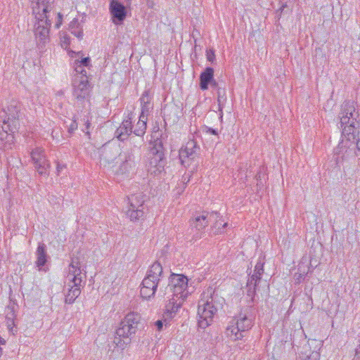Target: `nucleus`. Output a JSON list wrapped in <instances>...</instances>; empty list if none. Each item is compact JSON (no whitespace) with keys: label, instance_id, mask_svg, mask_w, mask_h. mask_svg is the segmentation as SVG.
<instances>
[{"label":"nucleus","instance_id":"obj_1","mask_svg":"<svg viewBox=\"0 0 360 360\" xmlns=\"http://www.w3.org/2000/svg\"><path fill=\"white\" fill-rule=\"evenodd\" d=\"M54 0H36L32 2L33 15L35 16L34 33L39 49H42L49 42V30L51 25Z\"/></svg>","mask_w":360,"mask_h":360},{"label":"nucleus","instance_id":"obj_2","mask_svg":"<svg viewBox=\"0 0 360 360\" xmlns=\"http://www.w3.org/2000/svg\"><path fill=\"white\" fill-rule=\"evenodd\" d=\"M188 279L183 274H172L169 278L167 290L172 292V297L165 305L163 319L166 322L173 318L183 302L191 294L188 287Z\"/></svg>","mask_w":360,"mask_h":360},{"label":"nucleus","instance_id":"obj_3","mask_svg":"<svg viewBox=\"0 0 360 360\" xmlns=\"http://www.w3.org/2000/svg\"><path fill=\"white\" fill-rule=\"evenodd\" d=\"M21 117L20 105L15 101L0 111V149L11 147L13 139L12 134L18 131Z\"/></svg>","mask_w":360,"mask_h":360},{"label":"nucleus","instance_id":"obj_4","mask_svg":"<svg viewBox=\"0 0 360 360\" xmlns=\"http://www.w3.org/2000/svg\"><path fill=\"white\" fill-rule=\"evenodd\" d=\"M140 325V314L135 312L128 313L115 333L113 343L122 349L126 348L131 342Z\"/></svg>","mask_w":360,"mask_h":360},{"label":"nucleus","instance_id":"obj_5","mask_svg":"<svg viewBox=\"0 0 360 360\" xmlns=\"http://www.w3.org/2000/svg\"><path fill=\"white\" fill-rule=\"evenodd\" d=\"M254 325V318L245 313H240L237 319H233L226 327L225 334L231 340L236 341L245 338L248 331Z\"/></svg>","mask_w":360,"mask_h":360},{"label":"nucleus","instance_id":"obj_6","mask_svg":"<svg viewBox=\"0 0 360 360\" xmlns=\"http://www.w3.org/2000/svg\"><path fill=\"white\" fill-rule=\"evenodd\" d=\"M212 289H207L201 295L198 302V326L201 328H205L213 321V318L217 308L213 303Z\"/></svg>","mask_w":360,"mask_h":360},{"label":"nucleus","instance_id":"obj_7","mask_svg":"<svg viewBox=\"0 0 360 360\" xmlns=\"http://www.w3.org/2000/svg\"><path fill=\"white\" fill-rule=\"evenodd\" d=\"M150 147L148 160L146 164L147 172L153 176L160 174L165 169L163 145L160 139H156L150 142Z\"/></svg>","mask_w":360,"mask_h":360},{"label":"nucleus","instance_id":"obj_8","mask_svg":"<svg viewBox=\"0 0 360 360\" xmlns=\"http://www.w3.org/2000/svg\"><path fill=\"white\" fill-rule=\"evenodd\" d=\"M340 119L342 133L354 135L360 122V115L356 109L354 102L345 101L342 103Z\"/></svg>","mask_w":360,"mask_h":360},{"label":"nucleus","instance_id":"obj_9","mask_svg":"<svg viewBox=\"0 0 360 360\" xmlns=\"http://www.w3.org/2000/svg\"><path fill=\"white\" fill-rule=\"evenodd\" d=\"M86 249H78L72 255L68 275L78 283L86 278V272L82 271L86 267Z\"/></svg>","mask_w":360,"mask_h":360},{"label":"nucleus","instance_id":"obj_10","mask_svg":"<svg viewBox=\"0 0 360 360\" xmlns=\"http://www.w3.org/2000/svg\"><path fill=\"white\" fill-rule=\"evenodd\" d=\"M216 218V213H209L207 212L196 213L189 221L191 233L193 234L192 239L200 238L210 221Z\"/></svg>","mask_w":360,"mask_h":360},{"label":"nucleus","instance_id":"obj_11","mask_svg":"<svg viewBox=\"0 0 360 360\" xmlns=\"http://www.w3.org/2000/svg\"><path fill=\"white\" fill-rule=\"evenodd\" d=\"M130 4L131 0H110L109 11L114 24L120 25L125 20Z\"/></svg>","mask_w":360,"mask_h":360},{"label":"nucleus","instance_id":"obj_12","mask_svg":"<svg viewBox=\"0 0 360 360\" xmlns=\"http://www.w3.org/2000/svg\"><path fill=\"white\" fill-rule=\"evenodd\" d=\"M72 86V95L77 102L82 103L89 100L92 87L89 82L88 77H82L80 79L75 77L73 80Z\"/></svg>","mask_w":360,"mask_h":360},{"label":"nucleus","instance_id":"obj_13","mask_svg":"<svg viewBox=\"0 0 360 360\" xmlns=\"http://www.w3.org/2000/svg\"><path fill=\"white\" fill-rule=\"evenodd\" d=\"M31 158L34 167L39 175L47 176L49 173L50 163L42 148L36 147L31 153Z\"/></svg>","mask_w":360,"mask_h":360},{"label":"nucleus","instance_id":"obj_14","mask_svg":"<svg viewBox=\"0 0 360 360\" xmlns=\"http://www.w3.org/2000/svg\"><path fill=\"white\" fill-rule=\"evenodd\" d=\"M199 147L193 140L189 141L184 148L179 150V159L184 166L188 165L189 160H193L198 153Z\"/></svg>","mask_w":360,"mask_h":360},{"label":"nucleus","instance_id":"obj_15","mask_svg":"<svg viewBox=\"0 0 360 360\" xmlns=\"http://www.w3.org/2000/svg\"><path fill=\"white\" fill-rule=\"evenodd\" d=\"M122 163L120 170L123 174L134 173L136 169L135 156L131 151H124L120 154Z\"/></svg>","mask_w":360,"mask_h":360},{"label":"nucleus","instance_id":"obj_16","mask_svg":"<svg viewBox=\"0 0 360 360\" xmlns=\"http://www.w3.org/2000/svg\"><path fill=\"white\" fill-rule=\"evenodd\" d=\"M159 284L158 281L146 276L141 283V296L146 300L153 297Z\"/></svg>","mask_w":360,"mask_h":360},{"label":"nucleus","instance_id":"obj_17","mask_svg":"<svg viewBox=\"0 0 360 360\" xmlns=\"http://www.w3.org/2000/svg\"><path fill=\"white\" fill-rule=\"evenodd\" d=\"M131 118L127 117L122 121L120 127L116 129L115 135L121 141L127 140L133 132Z\"/></svg>","mask_w":360,"mask_h":360},{"label":"nucleus","instance_id":"obj_18","mask_svg":"<svg viewBox=\"0 0 360 360\" xmlns=\"http://www.w3.org/2000/svg\"><path fill=\"white\" fill-rule=\"evenodd\" d=\"M67 278L73 283V285L68 290V293L65 295V302L67 304H72L76 298L79 297L81 293L80 285L82 282H76L71 276H67Z\"/></svg>","mask_w":360,"mask_h":360},{"label":"nucleus","instance_id":"obj_19","mask_svg":"<svg viewBox=\"0 0 360 360\" xmlns=\"http://www.w3.org/2000/svg\"><path fill=\"white\" fill-rule=\"evenodd\" d=\"M146 277L155 280L160 283L163 278V271L160 263L158 262H154L147 271Z\"/></svg>","mask_w":360,"mask_h":360},{"label":"nucleus","instance_id":"obj_20","mask_svg":"<svg viewBox=\"0 0 360 360\" xmlns=\"http://www.w3.org/2000/svg\"><path fill=\"white\" fill-rule=\"evenodd\" d=\"M214 69L207 67L200 75V88L205 91L208 89V85L213 80Z\"/></svg>","mask_w":360,"mask_h":360},{"label":"nucleus","instance_id":"obj_21","mask_svg":"<svg viewBox=\"0 0 360 360\" xmlns=\"http://www.w3.org/2000/svg\"><path fill=\"white\" fill-rule=\"evenodd\" d=\"M84 20V17L82 18L81 21H79L77 18H74L69 25V30L70 32L79 39H82L83 38V24Z\"/></svg>","mask_w":360,"mask_h":360},{"label":"nucleus","instance_id":"obj_22","mask_svg":"<svg viewBox=\"0 0 360 360\" xmlns=\"http://www.w3.org/2000/svg\"><path fill=\"white\" fill-rule=\"evenodd\" d=\"M305 262H307V258L306 257L303 258L302 263L299 266L298 272L293 275V280H295V285L300 284V283L304 280L310 271V266L308 265H304Z\"/></svg>","mask_w":360,"mask_h":360},{"label":"nucleus","instance_id":"obj_23","mask_svg":"<svg viewBox=\"0 0 360 360\" xmlns=\"http://www.w3.org/2000/svg\"><path fill=\"white\" fill-rule=\"evenodd\" d=\"M128 200L129 203V207H132V209L136 208L143 210V203L145 200L144 195L141 193L131 195L128 197Z\"/></svg>","mask_w":360,"mask_h":360},{"label":"nucleus","instance_id":"obj_24","mask_svg":"<svg viewBox=\"0 0 360 360\" xmlns=\"http://www.w3.org/2000/svg\"><path fill=\"white\" fill-rule=\"evenodd\" d=\"M118 153V150L116 146L110 147L104 146L102 150L101 158H103L106 162H112Z\"/></svg>","mask_w":360,"mask_h":360},{"label":"nucleus","instance_id":"obj_25","mask_svg":"<svg viewBox=\"0 0 360 360\" xmlns=\"http://www.w3.org/2000/svg\"><path fill=\"white\" fill-rule=\"evenodd\" d=\"M128 144L129 149L127 151H134L136 149H139L144 143V139L142 136L135 135L129 136Z\"/></svg>","mask_w":360,"mask_h":360},{"label":"nucleus","instance_id":"obj_26","mask_svg":"<svg viewBox=\"0 0 360 360\" xmlns=\"http://www.w3.org/2000/svg\"><path fill=\"white\" fill-rule=\"evenodd\" d=\"M36 265L39 270H45L43 267L45 266L49 258L46 249H37Z\"/></svg>","mask_w":360,"mask_h":360},{"label":"nucleus","instance_id":"obj_27","mask_svg":"<svg viewBox=\"0 0 360 360\" xmlns=\"http://www.w3.org/2000/svg\"><path fill=\"white\" fill-rule=\"evenodd\" d=\"M217 102H218V110L220 112V118H222L223 112L222 110L226 101V90L225 88L218 87L217 91Z\"/></svg>","mask_w":360,"mask_h":360},{"label":"nucleus","instance_id":"obj_28","mask_svg":"<svg viewBox=\"0 0 360 360\" xmlns=\"http://www.w3.org/2000/svg\"><path fill=\"white\" fill-rule=\"evenodd\" d=\"M147 120L148 118L142 119L141 117H139V120L133 131L134 134L143 137L146 131Z\"/></svg>","mask_w":360,"mask_h":360},{"label":"nucleus","instance_id":"obj_29","mask_svg":"<svg viewBox=\"0 0 360 360\" xmlns=\"http://www.w3.org/2000/svg\"><path fill=\"white\" fill-rule=\"evenodd\" d=\"M144 214V212L143 209H132V207H129L127 211V215L132 221H139L142 219Z\"/></svg>","mask_w":360,"mask_h":360},{"label":"nucleus","instance_id":"obj_30","mask_svg":"<svg viewBox=\"0 0 360 360\" xmlns=\"http://www.w3.org/2000/svg\"><path fill=\"white\" fill-rule=\"evenodd\" d=\"M228 224L224 222L221 219L217 220L211 229V235L222 234L225 231V228Z\"/></svg>","mask_w":360,"mask_h":360},{"label":"nucleus","instance_id":"obj_31","mask_svg":"<svg viewBox=\"0 0 360 360\" xmlns=\"http://www.w3.org/2000/svg\"><path fill=\"white\" fill-rule=\"evenodd\" d=\"M347 143H340L338 147L335 149V153L338 155V159L341 158L342 160H345L347 157L344 155V152L345 153H351L352 152V149H349V147L346 146Z\"/></svg>","mask_w":360,"mask_h":360},{"label":"nucleus","instance_id":"obj_32","mask_svg":"<svg viewBox=\"0 0 360 360\" xmlns=\"http://www.w3.org/2000/svg\"><path fill=\"white\" fill-rule=\"evenodd\" d=\"M74 69L77 75L75 77L78 79L82 78V77H87L86 68L83 67L80 64H77V62L74 63Z\"/></svg>","mask_w":360,"mask_h":360},{"label":"nucleus","instance_id":"obj_33","mask_svg":"<svg viewBox=\"0 0 360 360\" xmlns=\"http://www.w3.org/2000/svg\"><path fill=\"white\" fill-rule=\"evenodd\" d=\"M264 255H261L259 257L258 262L255 265V272H256L258 274H263L264 273Z\"/></svg>","mask_w":360,"mask_h":360},{"label":"nucleus","instance_id":"obj_34","mask_svg":"<svg viewBox=\"0 0 360 360\" xmlns=\"http://www.w3.org/2000/svg\"><path fill=\"white\" fill-rule=\"evenodd\" d=\"M262 274H258L256 272L251 276L250 279L248 280L247 286H254L257 287L258 283L261 280V276Z\"/></svg>","mask_w":360,"mask_h":360},{"label":"nucleus","instance_id":"obj_35","mask_svg":"<svg viewBox=\"0 0 360 360\" xmlns=\"http://www.w3.org/2000/svg\"><path fill=\"white\" fill-rule=\"evenodd\" d=\"M141 112L139 117H141L142 119L148 118V115L149 113L150 108H151L150 104H141Z\"/></svg>","mask_w":360,"mask_h":360},{"label":"nucleus","instance_id":"obj_36","mask_svg":"<svg viewBox=\"0 0 360 360\" xmlns=\"http://www.w3.org/2000/svg\"><path fill=\"white\" fill-rule=\"evenodd\" d=\"M320 354L317 352H311L309 355H306L304 357L300 356V359L302 360H319Z\"/></svg>","mask_w":360,"mask_h":360},{"label":"nucleus","instance_id":"obj_37","mask_svg":"<svg viewBox=\"0 0 360 360\" xmlns=\"http://www.w3.org/2000/svg\"><path fill=\"white\" fill-rule=\"evenodd\" d=\"M75 62H77V64H80L83 67L86 68H90L91 66V59L89 57H86L84 58H82L81 60H75Z\"/></svg>","mask_w":360,"mask_h":360},{"label":"nucleus","instance_id":"obj_38","mask_svg":"<svg viewBox=\"0 0 360 360\" xmlns=\"http://www.w3.org/2000/svg\"><path fill=\"white\" fill-rule=\"evenodd\" d=\"M150 97L148 95V93L147 91H145L141 97L140 98V103H141V104H150Z\"/></svg>","mask_w":360,"mask_h":360},{"label":"nucleus","instance_id":"obj_39","mask_svg":"<svg viewBox=\"0 0 360 360\" xmlns=\"http://www.w3.org/2000/svg\"><path fill=\"white\" fill-rule=\"evenodd\" d=\"M15 313L13 307H8L6 319H15Z\"/></svg>","mask_w":360,"mask_h":360},{"label":"nucleus","instance_id":"obj_40","mask_svg":"<svg viewBox=\"0 0 360 360\" xmlns=\"http://www.w3.org/2000/svg\"><path fill=\"white\" fill-rule=\"evenodd\" d=\"M265 176L264 173L262 172V171H259L257 172V175H256V179H257V186L258 187H261L263 186V183L262 181V179L264 178Z\"/></svg>","mask_w":360,"mask_h":360},{"label":"nucleus","instance_id":"obj_41","mask_svg":"<svg viewBox=\"0 0 360 360\" xmlns=\"http://www.w3.org/2000/svg\"><path fill=\"white\" fill-rule=\"evenodd\" d=\"M6 326L8 328V330L13 333V327L15 326V319H6Z\"/></svg>","mask_w":360,"mask_h":360},{"label":"nucleus","instance_id":"obj_42","mask_svg":"<svg viewBox=\"0 0 360 360\" xmlns=\"http://www.w3.org/2000/svg\"><path fill=\"white\" fill-rule=\"evenodd\" d=\"M207 60L210 62H213L215 58L214 52L212 50L207 51L206 53Z\"/></svg>","mask_w":360,"mask_h":360},{"label":"nucleus","instance_id":"obj_43","mask_svg":"<svg viewBox=\"0 0 360 360\" xmlns=\"http://www.w3.org/2000/svg\"><path fill=\"white\" fill-rule=\"evenodd\" d=\"M236 347L240 350L248 351L250 349V345L249 344H244L243 342H238Z\"/></svg>","mask_w":360,"mask_h":360},{"label":"nucleus","instance_id":"obj_44","mask_svg":"<svg viewBox=\"0 0 360 360\" xmlns=\"http://www.w3.org/2000/svg\"><path fill=\"white\" fill-rule=\"evenodd\" d=\"M77 129V123L76 120H72L68 127V132L71 134L74 131H75Z\"/></svg>","mask_w":360,"mask_h":360},{"label":"nucleus","instance_id":"obj_45","mask_svg":"<svg viewBox=\"0 0 360 360\" xmlns=\"http://www.w3.org/2000/svg\"><path fill=\"white\" fill-rule=\"evenodd\" d=\"M359 343L355 349V355H354V360H360V334L359 335Z\"/></svg>","mask_w":360,"mask_h":360},{"label":"nucleus","instance_id":"obj_46","mask_svg":"<svg viewBox=\"0 0 360 360\" xmlns=\"http://www.w3.org/2000/svg\"><path fill=\"white\" fill-rule=\"evenodd\" d=\"M248 287V295L250 296V297H253V296L255 295V292H256V287H254V286H247Z\"/></svg>","mask_w":360,"mask_h":360},{"label":"nucleus","instance_id":"obj_47","mask_svg":"<svg viewBox=\"0 0 360 360\" xmlns=\"http://www.w3.org/2000/svg\"><path fill=\"white\" fill-rule=\"evenodd\" d=\"M155 326H156L158 330L160 331L163 327V321L162 320H158L155 323Z\"/></svg>","mask_w":360,"mask_h":360},{"label":"nucleus","instance_id":"obj_48","mask_svg":"<svg viewBox=\"0 0 360 360\" xmlns=\"http://www.w3.org/2000/svg\"><path fill=\"white\" fill-rule=\"evenodd\" d=\"M57 16H58V22H56V28H59L60 25L62 24V15L60 13H57Z\"/></svg>","mask_w":360,"mask_h":360},{"label":"nucleus","instance_id":"obj_49","mask_svg":"<svg viewBox=\"0 0 360 360\" xmlns=\"http://www.w3.org/2000/svg\"><path fill=\"white\" fill-rule=\"evenodd\" d=\"M205 131H206L207 133H209V134H213V135H217L218 134V131L216 129L210 128V127H206L205 128Z\"/></svg>","mask_w":360,"mask_h":360},{"label":"nucleus","instance_id":"obj_50","mask_svg":"<svg viewBox=\"0 0 360 360\" xmlns=\"http://www.w3.org/2000/svg\"><path fill=\"white\" fill-rule=\"evenodd\" d=\"M65 167V165H62L59 162L57 163V167H56V170H57V174L58 175H59L60 172Z\"/></svg>","mask_w":360,"mask_h":360},{"label":"nucleus","instance_id":"obj_51","mask_svg":"<svg viewBox=\"0 0 360 360\" xmlns=\"http://www.w3.org/2000/svg\"><path fill=\"white\" fill-rule=\"evenodd\" d=\"M69 45H70L69 38L68 37H64L62 46H65V48H67V46Z\"/></svg>","mask_w":360,"mask_h":360},{"label":"nucleus","instance_id":"obj_52","mask_svg":"<svg viewBox=\"0 0 360 360\" xmlns=\"http://www.w3.org/2000/svg\"><path fill=\"white\" fill-rule=\"evenodd\" d=\"M209 84H210L212 87L216 88L217 90L218 89L219 85L218 83L216 82V80L213 78V80L212 82H210Z\"/></svg>","mask_w":360,"mask_h":360},{"label":"nucleus","instance_id":"obj_53","mask_svg":"<svg viewBox=\"0 0 360 360\" xmlns=\"http://www.w3.org/2000/svg\"><path fill=\"white\" fill-rule=\"evenodd\" d=\"M356 148L360 150V134H358V138L356 139Z\"/></svg>","mask_w":360,"mask_h":360},{"label":"nucleus","instance_id":"obj_54","mask_svg":"<svg viewBox=\"0 0 360 360\" xmlns=\"http://www.w3.org/2000/svg\"><path fill=\"white\" fill-rule=\"evenodd\" d=\"M79 53H80V52L76 53V52H75L73 51H70V56H72V57H73V54L79 55Z\"/></svg>","mask_w":360,"mask_h":360},{"label":"nucleus","instance_id":"obj_55","mask_svg":"<svg viewBox=\"0 0 360 360\" xmlns=\"http://www.w3.org/2000/svg\"><path fill=\"white\" fill-rule=\"evenodd\" d=\"M0 344L1 345H5L6 344V340L1 338H0Z\"/></svg>","mask_w":360,"mask_h":360},{"label":"nucleus","instance_id":"obj_56","mask_svg":"<svg viewBox=\"0 0 360 360\" xmlns=\"http://www.w3.org/2000/svg\"><path fill=\"white\" fill-rule=\"evenodd\" d=\"M57 95L58 96H63V91H59L57 92Z\"/></svg>","mask_w":360,"mask_h":360},{"label":"nucleus","instance_id":"obj_57","mask_svg":"<svg viewBox=\"0 0 360 360\" xmlns=\"http://www.w3.org/2000/svg\"><path fill=\"white\" fill-rule=\"evenodd\" d=\"M2 354V349L0 347V356H1Z\"/></svg>","mask_w":360,"mask_h":360},{"label":"nucleus","instance_id":"obj_58","mask_svg":"<svg viewBox=\"0 0 360 360\" xmlns=\"http://www.w3.org/2000/svg\"><path fill=\"white\" fill-rule=\"evenodd\" d=\"M310 264H311V266H312V265H313L312 259H311Z\"/></svg>","mask_w":360,"mask_h":360},{"label":"nucleus","instance_id":"obj_59","mask_svg":"<svg viewBox=\"0 0 360 360\" xmlns=\"http://www.w3.org/2000/svg\"><path fill=\"white\" fill-rule=\"evenodd\" d=\"M52 134H53V131H52ZM52 137L54 138V135L53 134H52Z\"/></svg>","mask_w":360,"mask_h":360}]
</instances>
